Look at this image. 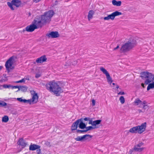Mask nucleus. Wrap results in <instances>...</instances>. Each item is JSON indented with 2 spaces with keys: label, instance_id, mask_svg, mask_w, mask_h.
Listing matches in <instances>:
<instances>
[{
  "label": "nucleus",
  "instance_id": "1",
  "mask_svg": "<svg viewBox=\"0 0 154 154\" xmlns=\"http://www.w3.org/2000/svg\"><path fill=\"white\" fill-rule=\"evenodd\" d=\"M46 89L51 92H53L57 96H59L60 94L63 92L61 88L60 87L58 84L56 82L50 81L46 85Z\"/></svg>",
  "mask_w": 154,
  "mask_h": 154
},
{
  "label": "nucleus",
  "instance_id": "50",
  "mask_svg": "<svg viewBox=\"0 0 154 154\" xmlns=\"http://www.w3.org/2000/svg\"><path fill=\"white\" fill-rule=\"evenodd\" d=\"M3 76L5 78H7V77L6 74H3Z\"/></svg>",
  "mask_w": 154,
  "mask_h": 154
},
{
  "label": "nucleus",
  "instance_id": "22",
  "mask_svg": "<svg viewBox=\"0 0 154 154\" xmlns=\"http://www.w3.org/2000/svg\"><path fill=\"white\" fill-rule=\"evenodd\" d=\"M27 89L28 87L26 86L23 85H20V88H19V89L17 91V92H18L19 91L21 90L22 92H25L27 91Z\"/></svg>",
  "mask_w": 154,
  "mask_h": 154
},
{
  "label": "nucleus",
  "instance_id": "46",
  "mask_svg": "<svg viewBox=\"0 0 154 154\" xmlns=\"http://www.w3.org/2000/svg\"><path fill=\"white\" fill-rule=\"evenodd\" d=\"M146 101H144L143 102H142V103H141V104L142 105H146Z\"/></svg>",
  "mask_w": 154,
  "mask_h": 154
},
{
  "label": "nucleus",
  "instance_id": "32",
  "mask_svg": "<svg viewBox=\"0 0 154 154\" xmlns=\"http://www.w3.org/2000/svg\"><path fill=\"white\" fill-rule=\"evenodd\" d=\"M7 105V103L4 101L0 102V107H5Z\"/></svg>",
  "mask_w": 154,
  "mask_h": 154
},
{
  "label": "nucleus",
  "instance_id": "29",
  "mask_svg": "<svg viewBox=\"0 0 154 154\" xmlns=\"http://www.w3.org/2000/svg\"><path fill=\"white\" fill-rule=\"evenodd\" d=\"M76 132L79 134H85L86 132V131L85 129L83 130L78 129V130H77V131H76Z\"/></svg>",
  "mask_w": 154,
  "mask_h": 154
},
{
  "label": "nucleus",
  "instance_id": "43",
  "mask_svg": "<svg viewBox=\"0 0 154 154\" xmlns=\"http://www.w3.org/2000/svg\"><path fill=\"white\" fill-rule=\"evenodd\" d=\"M41 76V75L38 74H36L35 76V77L36 78H38L39 77H40Z\"/></svg>",
  "mask_w": 154,
  "mask_h": 154
},
{
  "label": "nucleus",
  "instance_id": "23",
  "mask_svg": "<svg viewBox=\"0 0 154 154\" xmlns=\"http://www.w3.org/2000/svg\"><path fill=\"white\" fill-rule=\"evenodd\" d=\"M94 14V12L93 10H91L89 11L88 17V20H90L93 18V16Z\"/></svg>",
  "mask_w": 154,
  "mask_h": 154
},
{
  "label": "nucleus",
  "instance_id": "3",
  "mask_svg": "<svg viewBox=\"0 0 154 154\" xmlns=\"http://www.w3.org/2000/svg\"><path fill=\"white\" fill-rule=\"evenodd\" d=\"M140 77L143 80H145V84L148 85L154 81V75L148 72H143L140 73Z\"/></svg>",
  "mask_w": 154,
  "mask_h": 154
},
{
  "label": "nucleus",
  "instance_id": "7",
  "mask_svg": "<svg viewBox=\"0 0 154 154\" xmlns=\"http://www.w3.org/2000/svg\"><path fill=\"white\" fill-rule=\"evenodd\" d=\"M15 57L14 56H12L7 60L5 63V66L8 72H9L10 68L12 66L13 64L14 63L13 61L14 60V59Z\"/></svg>",
  "mask_w": 154,
  "mask_h": 154
},
{
  "label": "nucleus",
  "instance_id": "52",
  "mask_svg": "<svg viewBox=\"0 0 154 154\" xmlns=\"http://www.w3.org/2000/svg\"><path fill=\"white\" fill-rule=\"evenodd\" d=\"M138 111L139 112V113L141 112H143L142 111V110H141V109H138Z\"/></svg>",
  "mask_w": 154,
  "mask_h": 154
},
{
  "label": "nucleus",
  "instance_id": "36",
  "mask_svg": "<svg viewBox=\"0 0 154 154\" xmlns=\"http://www.w3.org/2000/svg\"><path fill=\"white\" fill-rule=\"evenodd\" d=\"M36 152L37 154H41V151L40 148L36 149Z\"/></svg>",
  "mask_w": 154,
  "mask_h": 154
},
{
  "label": "nucleus",
  "instance_id": "37",
  "mask_svg": "<svg viewBox=\"0 0 154 154\" xmlns=\"http://www.w3.org/2000/svg\"><path fill=\"white\" fill-rule=\"evenodd\" d=\"M89 122L88 124L89 125H91L92 126L93 125V122L91 119L90 118V119H89V120H88Z\"/></svg>",
  "mask_w": 154,
  "mask_h": 154
},
{
  "label": "nucleus",
  "instance_id": "34",
  "mask_svg": "<svg viewBox=\"0 0 154 154\" xmlns=\"http://www.w3.org/2000/svg\"><path fill=\"white\" fill-rule=\"evenodd\" d=\"M3 86L5 88H11L12 85H10L5 84V85H3Z\"/></svg>",
  "mask_w": 154,
  "mask_h": 154
},
{
  "label": "nucleus",
  "instance_id": "10",
  "mask_svg": "<svg viewBox=\"0 0 154 154\" xmlns=\"http://www.w3.org/2000/svg\"><path fill=\"white\" fill-rule=\"evenodd\" d=\"M81 126H80V129H85L86 132L88 131L91 130L92 129H94L96 128H97L98 127L97 126H91L87 127L86 125L87 124V123L86 124H83V123L82 124Z\"/></svg>",
  "mask_w": 154,
  "mask_h": 154
},
{
  "label": "nucleus",
  "instance_id": "8",
  "mask_svg": "<svg viewBox=\"0 0 154 154\" xmlns=\"http://www.w3.org/2000/svg\"><path fill=\"white\" fill-rule=\"evenodd\" d=\"M100 71L103 72V74L106 75L107 82L111 84L113 80L108 72L103 67H100Z\"/></svg>",
  "mask_w": 154,
  "mask_h": 154
},
{
  "label": "nucleus",
  "instance_id": "28",
  "mask_svg": "<svg viewBox=\"0 0 154 154\" xmlns=\"http://www.w3.org/2000/svg\"><path fill=\"white\" fill-rule=\"evenodd\" d=\"M101 122V120H96L94 121L93 122V126H96L97 125H98L100 124Z\"/></svg>",
  "mask_w": 154,
  "mask_h": 154
},
{
  "label": "nucleus",
  "instance_id": "18",
  "mask_svg": "<svg viewBox=\"0 0 154 154\" xmlns=\"http://www.w3.org/2000/svg\"><path fill=\"white\" fill-rule=\"evenodd\" d=\"M47 58L45 55L41 56L38 58L36 60V62L38 63H41L46 61Z\"/></svg>",
  "mask_w": 154,
  "mask_h": 154
},
{
  "label": "nucleus",
  "instance_id": "45",
  "mask_svg": "<svg viewBox=\"0 0 154 154\" xmlns=\"http://www.w3.org/2000/svg\"><path fill=\"white\" fill-rule=\"evenodd\" d=\"M125 94V93L123 91H120L118 93V94L124 95Z\"/></svg>",
  "mask_w": 154,
  "mask_h": 154
},
{
  "label": "nucleus",
  "instance_id": "17",
  "mask_svg": "<svg viewBox=\"0 0 154 154\" xmlns=\"http://www.w3.org/2000/svg\"><path fill=\"white\" fill-rule=\"evenodd\" d=\"M32 22L34 24L36 25V26L38 27V29L40 27H42V24H44L42 23V21L41 19V20H37L36 19H34Z\"/></svg>",
  "mask_w": 154,
  "mask_h": 154
},
{
  "label": "nucleus",
  "instance_id": "47",
  "mask_svg": "<svg viewBox=\"0 0 154 154\" xmlns=\"http://www.w3.org/2000/svg\"><path fill=\"white\" fill-rule=\"evenodd\" d=\"M45 144L47 146L49 145L50 144V143L48 141H46L45 142Z\"/></svg>",
  "mask_w": 154,
  "mask_h": 154
},
{
  "label": "nucleus",
  "instance_id": "19",
  "mask_svg": "<svg viewBox=\"0 0 154 154\" xmlns=\"http://www.w3.org/2000/svg\"><path fill=\"white\" fill-rule=\"evenodd\" d=\"M41 146L38 145L34 144L31 143L29 146V150H30L34 151L37 149L40 148Z\"/></svg>",
  "mask_w": 154,
  "mask_h": 154
},
{
  "label": "nucleus",
  "instance_id": "5",
  "mask_svg": "<svg viewBox=\"0 0 154 154\" xmlns=\"http://www.w3.org/2000/svg\"><path fill=\"white\" fill-rule=\"evenodd\" d=\"M146 123L144 122L142 123L141 125H138L131 128L129 131L131 133L141 134L146 130Z\"/></svg>",
  "mask_w": 154,
  "mask_h": 154
},
{
  "label": "nucleus",
  "instance_id": "13",
  "mask_svg": "<svg viewBox=\"0 0 154 154\" xmlns=\"http://www.w3.org/2000/svg\"><path fill=\"white\" fill-rule=\"evenodd\" d=\"M79 120V119H78L72 124L71 127L72 131L74 130H76V131L77 130H78L77 128L78 127L80 129L79 125L80 122Z\"/></svg>",
  "mask_w": 154,
  "mask_h": 154
},
{
  "label": "nucleus",
  "instance_id": "27",
  "mask_svg": "<svg viewBox=\"0 0 154 154\" xmlns=\"http://www.w3.org/2000/svg\"><path fill=\"white\" fill-rule=\"evenodd\" d=\"M9 120L8 117L7 116H5L2 117V122H7Z\"/></svg>",
  "mask_w": 154,
  "mask_h": 154
},
{
  "label": "nucleus",
  "instance_id": "57",
  "mask_svg": "<svg viewBox=\"0 0 154 154\" xmlns=\"http://www.w3.org/2000/svg\"><path fill=\"white\" fill-rule=\"evenodd\" d=\"M112 84L113 85H115V83H112Z\"/></svg>",
  "mask_w": 154,
  "mask_h": 154
},
{
  "label": "nucleus",
  "instance_id": "9",
  "mask_svg": "<svg viewBox=\"0 0 154 154\" xmlns=\"http://www.w3.org/2000/svg\"><path fill=\"white\" fill-rule=\"evenodd\" d=\"M93 136L88 134H86L82 136H77V137L75 138L76 141H83L86 140H88L89 138H91Z\"/></svg>",
  "mask_w": 154,
  "mask_h": 154
},
{
  "label": "nucleus",
  "instance_id": "51",
  "mask_svg": "<svg viewBox=\"0 0 154 154\" xmlns=\"http://www.w3.org/2000/svg\"><path fill=\"white\" fill-rule=\"evenodd\" d=\"M141 85L143 87V88H145L144 84L143 83H142L141 84Z\"/></svg>",
  "mask_w": 154,
  "mask_h": 154
},
{
  "label": "nucleus",
  "instance_id": "56",
  "mask_svg": "<svg viewBox=\"0 0 154 154\" xmlns=\"http://www.w3.org/2000/svg\"><path fill=\"white\" fill-rule=\"evenodd\" d=\"M74 62H75L74 63H77V61H74Z\"/></svg>",
  "mask_w": 154,
  "mask_h": 154
},
{
  "label": "nucleus",
  "instance_id": "38",
  "mask_svg": "<svg viewBox=\"0 0 154 154\" xmlns=\"http://www.w3.org/2000/svg\"><path fill=\"white\" fill-rule=\"evenodd\" d=\"M20 88V86H13L12 85L11 88L12 89H13L14 88H18V89H19V88Z\"/></svg>",
  "mask_w": 154,
  "mask_h": 154
},
{
  "label": "nucleus",
  "instance_id": "6",
  "mask_svg": "<svg viewBox=\"0 0 154 154\" xmlns=\"http://www.w3.org/2000/svg\"><path fill=\"white\" fill-rule=\"evenodd\" d=\"M122 14L121 12L116 11L110 14L109 15L107 16L104 17L103 19L105 20H109L111 19L112 20H114L115 17Z\"/></svg>",
  "mask_w": 154,
  "mask_h": 154
},
{
  "label": "nucleus",
  "instance_id": "2",
  "mask_svg": "<svg viewBox=\"0 0 154 154\" xmlns=\"http://www.w3.org/2000/svg\"><path fill=\"white\" fill-rule=\"evenodd\" d=\"M137 42L132 38L129 39V40L122 45L120 48V52L121 53H125L130 51L136 45Z\"/></svg>",
  "mask_w": 154,
  "mask_h": 154
},
{
  "label": "nucleus",
  "instance_id": "16",
  "mask_svg": "<svg viewBox=\"0 0 154 154\" xmlns=\"http://www.w3.org/2000/svg\"><path fill=\"white\" fill-rule=\"evenodd\" d=\"M18 145L21 146L22 148H24L26 146L27 143L25 142L23 138H20L19 139L17 142Z\"/></svg>",
  "mask_w": 154,
  "mask_h": 154
},
{
  "label": "nucleus",
  "instance_id": "21",
  "mask_svg": "<svg viewBox=\"0 0 154 154\" xmlns=\"http://www.w3.org/2000/svg\"><path fill=\"white\" fill-rule=\"evenodd\" d=\"M13 5L17 7H19L21 5V1L20 0H12L11 1Z\"/></svg>",
  "mask_w": 154,
  "mask_h": 154
},
{
  "label": "nucleus",
  "instance_id": "53",
  "mask_svg": "<svg viewBox=\"0 0 154 154\" xmlns=\"http://www.w3.org/2000/svg\"><path fill=\"white\" fill-rule=\"evenodd\" d=\"M3 80H4L3 79H1L0 80V82H3Z\"/></svg>",
  "mask_w": 154,
  "mask_h": 154
},
{
  "label": "nucleus",
  "instance_id": "14",
  "mask_svg": "<svg viewBox=\"0 0 154 154\" xmlns=\"http://www.w3.org/2000/svg\"><path fill=\"white\" fill-rule=\"evenodd\" d=\"M38 29V27L35 24H34L32 22V23L30 25L26 27V31L28 32H32L35 29Z\"/></svg>",
  "mask_w": 154,
  "mask_h": 154
},
{
  "label": "nucleus",
  "instance_id": "25",
  "mask_svg": "<svg viewBox=\"0 0 154 154\" xmlns=\"http://www.w3.org/2000/svg\"><path fill=\"white\" fill-rule=\"evenodd\" d=\"M112 3L113 5L116 6H120L122 4L121 1H117L116 0H113L112 1Z\"/></svg>",
  "mask_w": 154,
  "mask_h": 154
},
{
  "label": "nucleus",
  "instance_id": "55",
  "mask_svg": "<svg viewBox=\"0 0 154 154\" xmlns=\"http://www.w3.org/2000/svg\"><path fill=\"white\" fill-rule=\"evenodd\" d=\"M26 79V80H29V78H27Z\"/></svg>",
  "mask_w": 154,
  "mask_h": 154
},
{
  "label": "nucleus",
  "instance_id": "30",
  "mask_svg": "<svg viewBox=\"0 0 154 154\" xmlns=\"http://www.w3.org/2000/svg\"><path fill=\"white\" fill-rule=\"evenodd\" d=\"M134 103L136 104V105H138L140 104H141V103H142V102L139 99H137L134 101Z\"/></svg>",
  "mask_w": 154,
  "mask_h": 154
},
{
  "label": "nucleus",
  "instance_id": "40",
  "mask_svg": "<svg viewBox=\"0 0 154 154\" xmlns=\"http://www.w3.org/2000/svg\"><path fill=\"white\" fill-rule=\"evenodd\" d=\"M57 4H58V2L57 0H56L55 2L53 4L52 7H54L55 6V5H57Z\"/></svg>",
  "mask_w": 154,
  "mask_h": 154
},
{
  "label": "nucleus",
  "instance_id": "48",
  "mask_svg": "<svg viewBox=\"0 0 154 154\" xmlns=\"http://www.w3.org/2000/svg\"><path fill=\"white\" fill-rule=\"evenodd\" d=\"M119 48V45H118L117 46L116 48H114L113 50H115L117 49H118V48Z\"/></svg>",
  "mask_w": 154,
  "mask_h": 154
},
{
  "label": "nucleus",
  "instance_id": "41",
  "mask_svg": "<svg viewBox=\"0 0 154 154\" xmlns=\"http://www.w3.org/2000/svg\"><path fill=\"white\" fill-rule=\"evenodd\" d=\"M134 148L130 149L129 151V154H132V152H134Z\"/></svg>",
  "mask_w": 154,
  "mask_h": 154
},
{
  "label": "nucleus",
  "instance_id": "35",
  "mask_svg": "<svg viewBox=\"0 0 154 154\" xmlns=\"http://www.w3.org/2000/svg\"><path fill=\"white\" fill-rule=\"evenodd\" d=\"M25 82V80L24 79H23L19 81H17L15 82V83H18L22 82Z\"/></svg>",
  "mask_w": 154,
  "mask_h": 154
},
{
  "label": "nucleus",
  "instance_id": "39",
  "mask_svg": "<svg viewBox=\"0 0 154 154\" xmlns=\"http://www.w3.org/2000/svg\"><path fill=\"white\" fill-rule=\"evenodd\" d=\"M66 64H66V65H65V66H70V65H72L73 64H72L70 62V61H68L67 63H66Z\"/></svg>",
  "mask_w": 154,
  "mask_h": 154
},
{
  "label": "nucleus",
  "instance_id": "49",
  "mask_svg": "<svg viewBox=\"0 0 154 154\" xmlns=\"http://www.w3.org/2000/svg\"><path fill=\"white\" fill-rule=\"evenodd\" d=\"M26 31V27L25 28V29H24L22 30V31H20V32H21V33L22 32H24Z\"/></svg>",
  "mask_w": 154,
  "mask_h": 154
},
{
  "label": "nucleus",
  "instance_id": "12",
  "mask_svg": "<svg viewBox=\"0 0 154 154\" xmlns=\"http://www.w3.org/2000/svg\"><path fill=\"white\" fill-rule=\"evenodd\" d=\"M144 143L142 142H139V143L135 145L134 147V151L137 152H141L143 151L145 149L144 147L140 148L141 146L143 145Z\"/></svg>",
  "mask_w": 154,
  "mask_h": 154
},
{
  "label": "nucleus",
  "instance_id": "42",
  "mask_svg": "<svg viewBox=\"0 0 154 154\" xmlns=\"http://www.w3.org/2000/svg\"><path fill=\"white\" fill-rule=\"evenodd\" d=\"M92 106H94L95 105V101L94 100V99H93L92 101Z\"/></svg>",
  "mask_w": 154,
  "mask_h": 154
},
{
  "label": "nucleus",
  "instance_id": "11",
  "mask_svg": "<svg viewBox=\"0 0 154 154\" xmlns=\"http://www.w3.org/2000/svg\"><path fill=\"white\" fill-rule=\"evenodd\" d=\"M46 36L48 38H54L59 37L60 35L57 31H52L49 33H47Z\"/></svg>",
  "mask_w": 154,
  "mask_h": 154
},
{
  "label": "nucleus",
  "instance_id": "4",
  "mask_svg": "<svg viewBox=\"0 0 154 154\" xmlns=\"http://www.w3.org/2000/svg\"><path fill=\"white\" fill-rule=\"evenodd\" d=\"M31 94L33 95L32 99H29L26 100L25 99H23L22 97L17 98V100L23 103H29L30 104H31V103L32 102L33 103H35L37 102L38 100V97L37 94L34 91H30Z\"/></svg>",
  "mask_w": 154,
  "mask_h": 154
},
{
  "label": "nucleus",
  "instance_id": "54",
  "mask_svg": "<svg viewBox=\"0 0 154 154\" xmlns=\"http://www.w3.org/2000/svg\"><path fill=\"white\" fill-rule=\"evenodd\" d=\"M119 88V86L118 85H116V88L118 89Z\"/></svg>",
  "mask_w": 154,
  "mask_h": 154
},
{
  "label": "nucleus",
  "instance_id": "26",
  "mask_svg": "<svg viewBox=\"0 0 154 154\" xmlns=\"http://www.w3.org/2000/svg\"><path fill=\"white\" fill-rule=\"evenodd\" d=\"M150 83L148 85L147 87V90L149 91L150 89L154 88V81Z\"/></svg>",
  "mask_w": 154,
  "mask_h": 154
},
{
  "label": "nucleus",
  "instance_id": "24",
  "mask_svg": "<svg viewBox=\"0 0 154 154\" xmlns=\"http://www.w3.org/2000/svg\"><path fill=\"white\" fill-rule=\"evenodd\" d=\"M89 119H90V118L89 117H85L84 118H81L79 119V120L80 122V123L79 125V127L81 126L82 124L83 123V124H86V123L84 122V121H88L89 120Z\"/></svg>",
  "mask_w": 154,
  "mask_h": 154
},
{
  "label": "nucleus",
  "instance_id": "31",
  "mask_svg": "<svg viewBox=\"0 0 154 154\" xmlns=\"http://www.w3.org/2000/svg\"><path fill=\"white\" fill-rule=\"evenodd\" d=\"M7 5L9 7H10L11 9L12 10H14V9L13 7V3L11 2H8Z\"/></svg>",
  "mask_w": 154,
  "mask_h": 154
},
{
  "label": "nucleus",
  "instance_id": "15",
  "mask_svg": "<svg viewBox=\"0 0 154 154\" xmlns=\"http://www.w3.org/2000/svg\"><path fill=\"white\" fill-rule=\"evenodd\" d=\"M41 19L42 20L43 23L49 22L51 20V19L44 13L43 15L41 16Z\"/></svg>",
  "mask_w": 154,
  "mask_h": 154
},
{
  "label": "nucleus",
  "instance_id": "44",
  "mask_svg": "<svg viewBox=\"0 0 154 154\" xmlns=\"http://www.w3.org/2000/svg\"><path fill=\"white\" fill-rule=\"evenodd\" d=\"M148 108V106L147 105H143V108L145 109Z\"/></svg>",
  "mask_w": 154,
  "mask_h": 154
},
{
  "label": "nucleus",
  "instance_id": "33",
  "mask_svg": "<svg viewBox=\"0 0 154 154\" xmlns=\"http://www.w3.org/2000/svg\"><path fill=\"white\" fill-rule=\"evenodd\" d=\"M119 100L122 104L124 103L125 102V99L123 96H121L119 98Z\"/></svg>",
  "mask_w": 154,
  "mask_h": 154
},
{
  "label": "nucleus",
  "instance_id": "20",
  "mask_svg": "<svg viewBox=\"0 0 154 154\" xmlns=\"http://www.w3.org/2000/svg\"><path fill=\"white\" fill-rule=\"evenodd\" d=\"M44 13L51 19L55 14L53 10H50L47 11L45 12Z\"/></svg>",
  "mask_w": 154,
  "mask_h": 154
}]
</instances>
